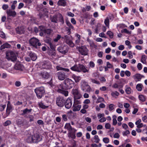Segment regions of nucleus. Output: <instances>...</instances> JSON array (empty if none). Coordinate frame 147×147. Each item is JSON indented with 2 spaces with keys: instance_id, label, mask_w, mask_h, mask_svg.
Returning a JSON list of instances; mask_svg holds the SVG:
<instances>
[{
  "instance_id": "1",
  "label": "nucleus",
  "mask_w": 147,
  "mask_h": 147,
  "mask_svg": "<svg viewBox=\"0 0 147 147\" xmlns=\"http://www.w3.org/2000/svg\"><path fill=\"white\" fill-rule=\"evenodd\" d=\"M56 68L58 71L61 70L57 72L55 74V76L58 79L62 81L65 79L69 76L71 72L69 69L61 67L57 65Z\"/></svg>"
},
{
  "instance_id": "2",
  "label": "nucleus",
  "mask_w": 147,
  "mask_h": 147,
  "mask_svg": "<svg viewBox=\"0 0 147 147\" xmlns=\"http://www.w3.org/2000/svg\"><path fill=\"white\" fill-rule=\"evenodd\" d=\"M64 83L61 84L59 86V88L63 90L70 89L74 86V82L71 79L67 78L63 82Z\"/></svg>"
},
{
  "instance_id": "3",
  "label": "nucleus",
  "mask_w": 147,
  "mask_h": 147,
  "mask_svg": "<svg viewBox=\"0 0 147 147\" xmlns=\"http://www.w3.org/2000/svg\"><path fill=\"white\" fill-rule=\"evenodd\" d=\"M70 69L73 71L78 72L82 71L84 73H86L89 71V69H86L84 65L80 64L78 65L75 64L70 68Z\"/></svg>"
},
{
  "instance_id": "4",
  "label": "nucleus",
  "mask_w": 147,
  "mask_h": 147,
  "mask_svg": "<svg viewBox=\"0 0 147 147\" xmlns=\"http://www.w3.org/2000/svg\"><path fill=\"white\" fill-rule=\"evenodd\" d=\"M36 96L39 99H40L43 96L45 93V89L43 87L37 88L34 90Z\"/></svg>"
},
{
  "instance_id": "5",
  "label": "nucleus",
  "mask_w": 147,
  "mask_h": 147,
  "mask_svg": "<svg viewBox=\"0 0 147 147\" xmlns=\"http://www.w3.org/2000/svg\"><path fill=\"white\" fill-rule=\"evenodd\" d=\"M29 42L30 45L35 48H37V46H40L41 43L39 42V40L36 38L33 37L30 38Z\"/></svg>"
},
{
  "instance_id": "6",
  "label": "nucleus",
  "mask_w": 147,
  "mask_h": 147,
  "mask_svg": "<svg viewBox=\"0 0 147 147\" xmlns=\"http://www.w3.org/2000/svg\"><path fill=\"white\" fill-rule=\"evenodd\" d=\"M17 122L18 125L23 126L24 128H27L30 126L29 121L23 118L18 119Z\"/></svg>"
},
{
  "instance_id": "7",
  "label": "nucleus",
  "mask_w": 147,
  "mask_h": 147,
  "mask_svg": "<svg viewBox=\"0 0 147 147\" xmlns=\"http://www.w3.org/2000/svg\"><path fill=\"white\" fill-rule=\"evenodd\" d=\"M77 49L81 55H87L88 50L85 46L78 47Z\"/></svg>"
},
{
  "instance_id": "8",
  "label": "nucleus",
  "mask_w": 147,
  "mask_h": 147,
  "mask_svg": "<svg viewBox=\"0 0 147 147\" xmlns=\"http://www.w3.org/2000/svg\"><path fill=\"white\" fill-rule=\"evenodd\" d=\"M65 99L62 96H59L56 98V104L60 107H63L65 105Z\"/></svg>"
},
{
  "instance_id": "9",
  "label": "nucleus",
  "mask_w": 147,
  "mask_h": 147,
  "mask_svg": "<svg viewBox=\"0 0 147 147\" xmlns=\"http://www.w3.org/2000/svg\"><path fill=\"white\" fill-rule=\"evenodd\" d=\"M69 48L67 45L59 46L58 47L57 50L61 54L65 55L68 52Z\"/></svg>"
},
{
  "instance_id": "10",
  "label": "nucleus",
  "mask_w": 147,
  "mask_h": 147,
  "mask_svg": "<svg viewBox=\"0 0 147 147\" xmlns=\"http://www.w3.org/2000/svg\"><path fill=\"white\" fill-rule=\"evenodd\" d=\"M6 58L7 59L11 60L12 61L16 60L17 59L16 56L13 52L11 51L8 53H6Z\"/></svg>"
},
{
  "instance_id": "11",
  "label": "nucleus",
  "mask_w": 147,
  "mask_h": 147,
  "mask_svg": "<svg viewBox=\"0 0 147 147\" xmlns=\"http://www.w3.org/2000/svg\"><path fill=\"white\" fill-rule=\"evenodd\" d=\"M12 110V106L11 105L10 101H8L7 104L5 114L4 116V118H6L9 116Z\"/></svg>"
},
{
  "instance_id": "12",
  "label": "nucleus",
  "mask_w": 147,
  "mask_h": 147,
  "mask_svg": "<svg viewBox=\"0 0 147 147\" xmlns=\"http://www.w3.org/2000/svg\"><path fill=\"white\" fill-rule=\"evenodd\" d=\"M32 136L34 143H38L42 140V136L37 133L34 134Z\"/></svg>"
},
{
  "instance_id": "13",
  "label": "nucleus",
  "mask_w": 147,
  "mask_h": 147,
  "mask_svg": "<svg viewBox=\"0 0 147 147\" xmlns=\"http://www.w3.org/2000/svg\"><path fill=\"white\" fill-rule=\"evenodd\" d=\"M72 92L75 99H80L82 96L77 88L73 89Z\"/></svg>"
},
{
  "instance_id": "14",
  "label": "nucleus",
  "mask_w": 147,
  "mask_h": 147,
  "mask_svg": "<svg viewBox=\"0 0 147 147\" xmlns=\"http://www.w3.org/2000/svg\"><path fill=\"white\" fill-rule=\"evenodd\" d=\"M65 108L67 109H70L72 104V99L68 98L66 100H65Z\"/></svg>"
},
{
  "instance_id": "15",
  "label": "nucleus",
  "mask_w": 147,
  "mask_h": 147,
  "mask_svg": "<svg viewBox=\"0 0 147 147\" xmlns=\"http://www.w3.org/2000/svg\"><path fill=\"white\" fill-rule=\"evenodd\" d=\"M81 89L83 91L86 90L88 92H90L91 91V88L87 83L85 82H83L81 85Z\"/></svg>"
},
{
  "instance_id": "16",
  "label": "nucleus",
  "mask_w": 147,
  "mask_h": 147,
  "mask_svg": "<svg viewBox=\"0 0 147 147\" xmlns=\"http://www.w3.org/2000/svg\"><path fill=\"white\" fill-rule=\"evenodd\" d=\"M52 65L51 62L49 61H45L42 64L41 67L44 69H50Z\"/></svg>"
},
{
  "instance_id": "17",
  "label": "nucleus",
  "mask_w": 147,
  "mask_h": 147,
  "mask_svg": "<svg viewBox=\"0 0 147 147\" xmlns=\"http://www.w3.org/2000/svg\"><path fill=\"white\" fill-rule=\"evenodd\" d=\"M144 77V76L143 75L139 73L136 74L133 76V78L136 82L140 81L142 78Z\"/></svg>"
},
{
  "instance_id": "18",
  "label": "nucleus",
  "mask_w": 147,
  "mask_h": 147,
  "mask_svg": "<svg viewBox=\"0 0 147 147\" xmlns=\"http://www.w3.org/2000/svg\"><path fill=\"white\" fill-rule=\"evenodd\" d=\"M28 54L33 61H35L37 59V57L35 53L30 51L28 52Z\"/></svg>"
},
{
  "instance_id": "19",
  "label": "nucleus",
  "mask_w": 147,
  "mask_h": 147,
  "mask_svg": "<svg viewBox=\"0 0 147 147\" xmlns=\"http://www.w3.org/2000/svg\"><path fill=\"white\" fill-rule=\"evenodd\" d=\"M40 75L44 80L47 79L49 78L50 75L47 71H42L40 73Z\"/></svg>"
},
{
  "instance_id": "20",
  "label": "nucleus",
  "mask_w": 147,
  "mask_h": 147,
  "mask_svg": "<svg viewBox=\"0 0 147 147\" xmlns=\"http://www.w3.org/2000/svg\"><path fill=\"white\" fill-rule=\"evenodd\" d=\"M17 33L19 34H22L24 32V29L22 27H18L16 28Z\"/></svg>"
},
{
  "instance_id": "21",
  "label": "nucleus",
  "mask_w": 147,
  "mask_h": 147,
  "mask_svg": "<svg viewBox=\"0 0 147 147\" xmlns=\"http://www.w3.org/2000/svg\"><path fill=\"white\" fill-rule=\"evenodd\" d=\"M57 90V92L63 94L65 96H67L68 95V92L67 91L63 90H64L59 88Z\"/></svg>"
},
{
  "instance_id": "22",
  "label": "nucleus",
  "mask_w": 147,
  "mask_h": 147,
  "mask_svg": "<svg viewBox=\"0 0 147 147\" xmlns=\"http://www.w3.org/2000/svg\"><path fill=\"white\" fill-rule=\"evenodd\" d=\"M6 13L7 15L9 16H12L14 17L16 14V12L15 11H12L10 10L7 11Z\"/></svg>"
},
{
  "instance_id": "23",
  "label": "nucleus",
  "mask_w": 147,
  "mask_h": 147,
  "mask_svg": "<svg viewBox=\"0 0 147 147\" xmlns=\"http://www.w3.org/2000/svg\"><path fill=\"white\" fill-rule=\"evenodd\" d=\"M11 47V45L10 44L7 43H5L1 46L0 49L1 50H2L6 48H10Z\"/></svg>"
},
{
  "instance_id": "24",
  "label": "nucleus",
  "mask_w": 147,
  "mask_h": 147,
  "mask_svg": "<svg viewBox=\"0 0 147 147\" xmlns=\"http://www.w3.org/2000/svg\"><path fill=\"white\" fill-rule=\"evenodd\" d=\"M73 111H79L81 108V105H76L74 106V104L73 105Z\"/></svg>"
},
{
  "instance_id": "25",
  "label": "nucleus",
  "mask_w": 147,
  "mask_h": 147,
  "mask_svg": "<svg viewBox=\"0 0 147 147\" xmlns=\"http://www.w3.org/2000/svg\"><path fill=\"white\" fill-rule=\"evenodd\" d=\"M57 5L59 6H65L66 5V2L65 0H59Z\"/></svg>"
},
{
  "instance_id": "26",
  "label": "nucleus",
  "mask_w": 147,
  "mask_h": 147,
  "mask_svg": "<svg viewBox=\"0 0 147 147\" xmlns=\"http://www.w3.org/2000/svg\"><path fill=\"white\" fill-rule=\"evenodd\" d=\"M72 76L76 83L79 82L81 79V78L80 76H77L74 74H73Z\"/></svg>"
},
{
  "instance_id": "27",
  "label": "nucleus",
  "mask_w": 147,
  "mask_h": 147,
  "mask_svg": "<svg viewBox=\"0 0 147 147\" xmlns=\"http://www.w3.org/2000/svg\"><path fill=\"white\" fill-rule=\"evenodd\" d=\"M33 139V138L32 135H31L27 136L26 139V142L28 143H34Z\"/></svg>"
},
{
  "instance_id": "28",
  "label": "nucleus",
  "mask_w": 147,
  "mask_h": 147,
  "mask_svg": "<svg viewBox=\"0 0 147 147\" xmlns=\"http://www.w3.org/2000/svg\"><path fill=\"white\" fill-rule=\"evenodd\" d=\"M125 91L126 94H129L131 93V88L127 85H126L125 87Z\"/></svg>"
},
{
  "instance_id": "29",
  "label": "nucleus",
  "mask_w": 147,
  "mask_h": 147,
  "mask_svg": "<svg viewBox=\"0 0 147 147\" xmlns=\"http://www.w3.org/2000/svg\"><path fill=\"white\" fill-rule=\"evenodd\" d=\"M64 127L65 129H67L68 131H72L73 128L71 125L70 123H66L65 124Z\"/></svg>"
},
{
  "instance_id": "30",
  "label": "nucleus",
  "mask_w": 147,
  "mask_h": 147,
  "mask_svg": "<svg viewBox=\"0 0 147 147\" xmlns=\"http://www.w3.org/2000/svg\"><path fill=\"white\" fill-rule=\"evenodd\" d=\"M139 100L142 102H144L146 100V96L142 94H140L138 96Z\"/></svg>"
},
{
  "instance_id": "31",
  "label": "nucleus",
  "mask_w": 147,
  "mask_h": 147,
  "mask_svg": "<svg viewBox=\"0 0 147 147\" xmlns=\"http://www.w3.org/2000/svg\"><path fill=\"white\" fill-rule=\"evenodd\" d=\"M142 88H143V86L141 83L138 84L136 86V89L139 91H141L142 90Z\"/></svg>"
},
{
  "instance_id": "32",
  "label": "nucleus",
  "mask_w": 147,
  "mask_h": 147,
  "mask_svg": "<svg viewBox=\"0 0 147 147\" xmlns=\"http://www.w3.org/2000/svg\"><path fill=\"white\" fill-rule=\"evenodd\" d=\"M65 42L66 44L68 45L71 47H74V44L71 40H65Z\"/></svg>"
},
{
  "instance_id": "33",
  "label": "nucleus",
  "mask_w": 147,
  "mask_h": 147,
  "mask_svg": "<svg viewBox=\"0 0 147 147\" xmlns=\"http://www.w3.org/2000/svg\"><path fill=\"white\" fill-rule=\"evenodd\" d=\"M44 41L45 43L49 45L52 43V39L50 37H46Z\"/></svg>"
},
{
  "instance_id": "34",
  "label": "nucleus",
  "mask_w": 147,
  "mask_h": 147,
  "mask_svg": "<svg viewBox=\"0 0 147 147\" xmlns=\"http://www.w3.org/2000/svg\"><path fill=\"white\" fill-rule=\"evenodd\" d=\"M32 110V109H28L27 108H26L24 110H23V113L22 114V115H24L27 113H29L31 112Z\"/></svg>"
},
{
  "instance_id": "35",
  "label": "nucleus",
  "mask_w": 147,
  "mask_h": 147,
  "mask_svg": "<svg viewBox=\"0 0 147 147\" xmlns=\"http://www.w3.org/2000/svg\"><path fill=\"white\" fill-rule=\"evenodd\" d=\"M57 16L56 15H54L52 17H51V19L52 22L57 23Z\"/></svg>"
},
{
  "instance_id": "36",
  "label": "nucleus",
  "mask_w": 147,
  "mask_h": 147,
  "mask_svg": "<svg viewBox=\"0 0 147 147\" xmlns=\"http://www.w3.org/2000/svg\"><path fill=\"white\" fill-rule=\"evenodd\" d=\"M113 124L114 125H115L117 123V121L116 120L117 116L115 115L113 116Z\"/></svg>"
},
{
  "instance_id": "37",
  "label": "nucleus",
  "mask_w": 147,
  "mask_h": 147,
  "mask_svg": "<svg viewBox=\"0 0 147 147\" xmlns=\"http://www.w3.org/2000/svg\"><path fill=\"white\" fill-rule=\"evenodd\" d=\"M119 94V93L117 91L113 92L111 93V96L113 97H115V98H117Z\"/></svg>"
},
{
  "instance_id": "38",
  "label": "nucleus",
  "mask_w": 147,
  "mask_h": 147,
  "mask_svg": "<svg viewBox=\"0 0 147 147\" xmlns=\"http://www.w3.org/2000/svg\"><path fill=\"white\" fill-rule=\"evenodd\" d=\"M52 31L53 30L51 29H45L44 32V33L45 34L50 35Z\"/></svg>"
},
{
  "instance_id": "39",
  "label": "nucleus",
  "mask_w": 147,
  "mask_h": 147,
  "mask_svg": "<svg viewBox=\"0 0 147 147\" xmlns=\"http://www.w3.org/2000/svg\"><path fill=\"white\" fill-rule=\"evenodd\" d=\"M34 0H23V1L28 5L30 6L31 5V3Z\"/></svg>"
},
{
  "instance_id": "40",
  "label": "nucleus",
  "mask_w": 147,
  "mask_h": 147,
  "mask_svg": "<svg viewBox=\"0 0 147 147\" xmlns=\"http://www.w3.org/2000/svg\"><path fill=\"white\" fill-rule=\"evenodd\" d=\"M38 105L40 108L42 109H45L48 107V106L45 105L42 102H41L39 103Z\"/></svg>"
},
{
  "instance_id": "41",
  "label": "nucleus",
  "mask_w": 147,
  "mask_h": 147,
  "mask_svg": "<svg viewBox=\"0 0 147 147\" xmlns=\"http://www.w3.org/2000/svg\"><path fill=\"white\" fill-rule=\"evenodd\" d=\"M146 57L145 55H143L142 56L141 62L144 64H145L146 63Z\"/></svg>"
},
{
  "instance_id": "42",
  "label": "nucleus",
  "mask_w": 147,
  "mask_h": 147,
  "mask_svg": "<svg viewBox=\"0 0 147 147\" xmlns=\"http://www.w3.org/2000/svg\"><path fill=\"white\" fill-rule=\"evenodd\" d=\"M22 65H17L15 66V69L17 70H22Z\"/></svg>"
},
{
  "instance_id": "43",
  "label": "nucleus",
  "mask_w": 147,
  "mask_h": 147,
  "mask_svg": "<svg viewBox=\"0 0 147 147\" xmlns=\"http://www.w3.org/2000/svg\"><path fill=\"white\" fill-rule=\"evenodd\" d=\"M109 19L108 17L106 18L104 21V23L106 26H109Z\"/></svg>"
},
{
  "instance_id": "44",
  "label": "nucleus",
  "mask_w": 147,
  "mask_h": 147,
  "mask_svg": "<svg viewBox=\"0 0 147 147\" xmlns=\"http://www.w3.org/2000/svg\"><path fill=\"white\" fill-rule=\"evenodd\" d=\"M121 32L122 33H125L129 34H130L131 33V31H129L126 28L122 30L121 31Z\"/></svg>"
},
{
  "instance_id": "45",
  "label": "nucleus",
  "mask_w": 147,
  "mask_h": 147,
  "mask_svg": "<svg viewBox=\"0 0 147 147\" xmlns=\"http://www.w3.org/2000/svg\"><path fill=\"white\" fill-rule=\"evenodd\" d=\"M11 123V122L10 120H7L5 122L3 123V125L4 126H7L10 125Z\"/></svg>"
},
{
  "instance_id": "46",
  "label": "nucleus",
  "mask_w": 147,
  "mask_h": 147,
  "mask_svg": "<svg viewBox=\"0 0 147 147\" xmlns=\"http://www.w3.org/2000/svg\"><path fill=\"white\" fill-rule=\"evenodd\" d=\"M48 55L50 56H55L56 53L53 51L50 50L48 53Z\"/></svg>"
},
{
  "instance_id": "47",
  "label": "nucleus",
  "mask_w": 147,
  "mask_h": 147,
  "mask_svg": "<svg viewBox=\"0 0 147 147\" xmlns=\"http://www.w3.org/2000/svg\"><path fill=\"white\" fill-rule=\"evenodd\" d=\"M59 21V22H61L62 24H63L64 23L63 18L62 15L61 14H60V15Z\"/></svg>"
},
{
  "instance_id": "48",
  "label": "nucleus",
  "mask_w": 147,
  "mask_h": 147,
  "mask_svg": "<svg viewBox=\"0 0 147 147\" xmlns=\"http://www.w3.org/2000/svg\"><path fill=\"white\" fill-rule=\"evenodd\" d=\"M94 138L95 140V142L96 143H98L100 140V139L98 137V136L97 135H95L94 137Z\"/></svg>"
},
{
  "instance_id": "49",
  "label": "nucleus",
  "mask_w": 147,
  "mask_h": 147,
  "mask_svg": "<svg viewBox=\"0 0 147 147\" xmlns=\"http://www.w3.org/2000/svg\"><path fill=\"white\" fill-rule=\"evenodd\" d=\"M61 38H62V37H61V35L58 34L57 35L56 37L53 40L55 42H57Z\"/></svg>"
},
{
  "instance_id": "50",
  "label": "nucleus",
  "mask_w": 147,
  "mask_h": 147,
  "mask_svg": "<svg viewBox=\"0 0 147 147\" xmlns=\"http://www.w3.org/2000/svg\"><path fill=\"white\" fill-rule=\"evenodd\" d=\"M114 107L115 105L114 104H110L109 106V111H113L114 108Z\"/></svg>"
},
{
  "instance_id": "51",
  "label": "nucleus",
  "mask_w": 147,
  "mask_h": 147,
  "mask_svg": "<svg viewBox=\"0 0 147 147\" xmlns=\"http://www.w3.org/2000/svg\"><path fill=\"white\" fill-rule=\"evenodd\" d=\"M107 34L109 35V37L111 38H113V33L111 31H108L107 32Z\"/></svg>"
},
{
  "instance_id": "52",
  "label": "nucleus",
  "mask_w": 147,
  "mask_h": 147,
  "mask_svg": "<svg viewBox=\"0 0 147 147\" xmlns=\"http://www.w3.org/2000/svg\"><path fill=\"white\" fill-rule=\"evenodd\" d=\"M38 29L40 30V31L41 32H44L45 30V27L43 26H39Z\"/></svg>"
},
{
  "instance_id": "53",
  "label": "nucleus",
  "mask_w": 147,
  "mask_h": 147,
  "mask_svg": "<svg viewBox=\"0 0 147 147\" xmlns=\"http://www.w3.org/2000/svg\"><path fill=\"white\" fill-rule=\"evenodd\" d=\"M77 99H75L74 98V105L75 104L78 105V104H80L81 102L80 100H77Z\"/></svg>"
},
{
  "instance_id": "54",
  "label": "nucleus",
  "mask_w": 147,
  "mask_h": 147,
  "mask_svg": "<svg viewBox=\"0 0 147 147\" xmlns=\"http://www.w3.org/2000/svg\"><path fill=\"white\" fill-rule=\"evenodd\" d=\"M106 144H107L109 142V140L108 138H103L102 140Z\"/></svg>"
},
{
  "instance_id": "55",
  "label": "nucleus",
  "mask_w": 147,
  "mask_h": 147,
  "mask_svg": "<svg viewBox=\"0 0 147 147\" xmlns=\"http://www.w3.org/2000/svg\"><path fill=\"white\" fill-rule=\"evenodd\" d=\"M130 134V131L128 130H126L125 131L123 132L122 134L123 136H127V134Z\"/></svg>"
},
{
  "instance_id": "56",
  "label": "nucleus",
  "mask_w": 147,
  "mask_h": 147,
  "mask_svg": "<svg viewBox=\"0 0 147 147\" xmlns=\"http://www.w3.org/2000/svg\"><path fill=\"white\" fill-rule=\"evenodd\" d=\"M49 46L52 51H55V45H53L52 43H51L49 45Z\"/></svg>"
},
{
  "instance_id": "57",
  "label": "nucleus",
  "mask_w": 147,
  "mask_h": 147,
  "mask_svg": "<svg viewBox=\"0 0 147 147\" xmlns=\"http://www.w3.org/2000/svg\"><path fill=\"white\" fill-rule=\"evenodd\" d=\"M104 101V100L103 98L99 97H98L97 99V103L100 102H103Z\"/></svg>"
},
{
  "instance_id": "58",
  "label": "nucleus",
  "mask_w": 147,
  "mask_h": 147,
  "mask_svg": "<svg viewBox=\"0 0 147 147\" xmlns=\"http://www.w3.org/2000/svg\"><path fill=\"white\" fill-rule=\"evenodd\" d=\"M0 36L2 38H4L5 37V35L4 32L3 31L0 32Z\"/></svg>"
},
{
  "instance_id": "59",
  "label": "nucleus",
  "mask_w": 147,
  "mask_h": 147,
  "mask_svg": "<svg viewBox=\"0 0 147 147\" xmlns=\"http://www.w3.org/2000/svg\"><path fill=\"white\" fill-rule=\"evenodd\" d=\"M29 121L31 122L34 121V117L31 115H29Z\"/></svg>"
},
{
  "instance_id": "60",
  "label": "nucleus",
  "mask_w": 147,
  "mask_h": 147,
  "mask_svg": "<svg viewBox=\"0 0 147 147\" xmlns=\"http://www.w3.org/2000/svg\"><path fill=\"white\" fill-rule=\"evenodd\" d=\"M89 65L90 66V67L93 68H94L95 66V64L92 61H90L89 63Z\"/></svg>"
},
{
  "instance_id": "61",
  "label": "nucleus",
  "mask_w": 147,
  "mask_h": 147,
  "mask_svg": "<svg viewBox=\"0 0 147 147\" xmlns=\"http://www.w3.org/2000/svg\"><path fill=\"white\" fill-rule=\"evenodd\" d=\"M62 117L63 120L64 121H66L67 120V116L66 115H62Z\"/></svg>"
},
{
  "instance_id": "62",
  "label": "nucleus",
  "mask_w": 147,
  "mask_h": 147,
  "mask_svg": "<svg viewBox=\"0 0 147 147\" xmlns=\"http://www.w3.org/2000/svg\"><path fill=\"white\" fill-rule=\"evenodd\" d=\"M122 127L125 130H127L128 128L127 125L125 123H123L122 125Z\"/></svg>"
},
{
  "instance_id": "63",
  "label": "nucleus",
  "mask_w": 147,
  "mask_h": 147,
  "mask_svg": "<svg viewBox=\"0 0 147 147\" xmlns=\"http://www.w3.org/2000/svg\"><path fill=\"white\" fill-rule=\"evenodd\" d=\"M107 66L109 68H111L113 67V65L110 64L109 62H107Z\"/></svg>"
},
{
  "instance_id": "64",
  "label": "nucleus",
  "mask_w": 147,
  "mask_h": 147,
  "mask_svg": "<svg viewBox=\"0 0 147 147\" xmlns=\"http://www.w3.org/2000/svg\"><path fill=\"white\" fill-rule=\"evenodd\" d=\"M142 121L144 122H147V117L146 116H144L142 118Z\"/></svg>"
}]
</instances>
